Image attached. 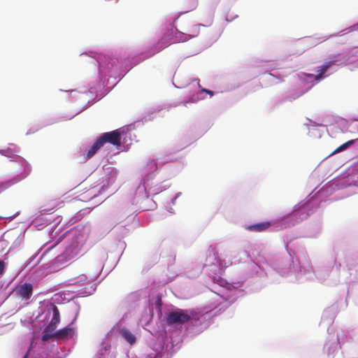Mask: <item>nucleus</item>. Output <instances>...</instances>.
I'll list each match as a JSON object with an SVG mask.
<instances>
[{
  "mask_svg": "<svg viewBox=\"0 0 358 358\" xmlns=\"http://www.w3.org/2000/svg\"><path fill=\"white\" fill-rule=\"evenodd\" d=\"M192 315L187 310L178 309L176 311L169 313L166 316V323L169 325L175 324H185L189 321Z\"/></svg>",
  "mask_w": 358,
  "mask_h": 358,
  "instance_id": "f257e3e1",
  "label": "nucleus"
},
{
  "mask_svg": "<svg viewBox=\"0 0 358 358\" xmlns=\"http://www.w3.org/2000/svg\"><path fill=\"white\" fill-rule=\"evenodd\" d=\"M99 138L103 145L106 143H109L115 146H118L121 144V134L117 129L103 133Z\"/></svg>",
  "mask_w": 358,
  "mask_h": 358,
  "instance_id": "f03ea898",
  "label": "nucleus"
},
{
  "mask_svg": "<svg viewBox=\"0 0 358 358\" xmlns=\"http://www.w3.org/2000/svg\"><path fill=\"white\" fill-rule=\"evenodd\" d=\"M33 292V287L30 283H24L15 290L16 296L22 300H28Z\"/></svg>",
  "mask_w": 358,
  "mask_h": 358,
  "instance_id": "7ed1b4c3",
  "label": "nucleus"
},
{
  "mask_svg": "<svg viewBox=\"0 0 358 358\" xmlns=\"http://www.w3.org/2000/svg\"><path fill=\"white\" fill-rule=\"evenodd\" d=\"M60 322V314L58 308L55 306L52 308V317L48 325L45 327L46 331L54 332Z\"/></svg>",
  "mask_w": 358,
  "mask_h": 358,
  "instance_id": "20e7f679",
  "label": "nucleus"
},
{
  "mask_svg": "<svg viewBox=\"0 0 358 358\" xmlns=\"http://www.w3.org/2000/svg\"><path fill=\"white\" fill-rule=\"evenodd\" d=\"M271 226V223L270 222H259L251 225H248L246 227V229L250 231H255V232H263L266 231Z\"/></svg>",
  "mask_w": 358,
  "mask_h": 358,
  "instance_id": "39448f33",
  "label": "nucleus"
},
{
  "mask_svg": "<svg viewBox=\"0 0 358 358\" xmlns=\"http://www.w3.org/2000/svg\"><path fill=\"white\" fill-rule=\"evenodd\" d=\"M325 62L323 65L318 67L317 74L315 76V80H320L323 77L324 73L334 64L338 62V59L335 58Z\"/></svg>",
  "mask_w": 358,
  "mask_h": 358,
  "instance_id": "423d86ee",
  "label": "nucleus"
},
{
  "mask_svg": "<svg viewBox=\"0 0 358 358\" xmlns=\"http://www.w3.org/2000/svg\"><path fill=\"white\" fill-rule=\"evenodd\" d=\"M74 334V329L71 327H66L55 332V338H70Z\"/></svg>",
  "mask_w": 358,
  "mask_h": 358,
  "instance_id": "0eeeda50",
  "label": "nucleus"
},
{
  "mask_svg": "<svg viewBox=\"0 0 358 358\" xmlns=\"http://www.w3.org/2000/svg\"><path fill=\"white\" fill-rule=\"evenodd\" d=\"M103 143H101L99 138L96 139V141L94 143V144L90 147V148L87 150V156L88 158L92 157L102 146Z\"/></svg>",
  "mask_w": 358,
  "mask_h": 358,
  "instance_id": "6e6552de",
  "label": "nucleus"
},
{
  "mask_svg": "<svg viewBox=\"0 0 358 358\" xmlns=\"http://www.w3.org/2000/svg\"><path fill=\"white\" fill-rule=\"evenodd\" d=\"M121 336L131 345L136 342L135 336L128 329H123L120 331Z\"/></svg>",
  "mask_w": 358,
  "mask_h": 358,
  "instance_id": "1a4fd4ad",
  "label": "nucleus"
},
{
  "mask_svg": "<svg viewBox=\"0 0 358 358\" xmlns=\"http://www.w3.org/2000/svg\"><path fill=\"white\" fill-rule=\"evenodd\" d=\"M355 140H350L347 141L346 143H343V145H340L338 148H337L332 153L331 155L342 152L347 149L350 145H352L355 143Z\"/></svg>",
  "mask_w": 358,
  "mask_h": 358,
  "instance_id": "9d476101",
  "label": "nucleus"
},
{
  "mask_svg": "<svg viewBox=\"0 0 358 358\" xmlns=\"http://www.w3.org/2000/svg\"><path fill=\"white\" fill-rule=\"evenodd\" d=\"M52 337L55 338V333L52 331H46V329L45 328L43 332L42 340L43 341H48Z\"/></svg>",
  "mask_w": 358,
  "mask_h": 358,
  "instance_id": "9b49d317",
  "label": "nucleus"
},
{
  "mask_svg": "<svg viewBox=\"0 0 358 358\" xmlns=\"http://www.w3.org/2000/svg\"><path fill=\"white\" fill-rule=\"evenodd\" d=\"M201 26V24L194 25V27L192 30H189L188 34L186 35L189 36V38L195 37L199 34L198 27Z\"/></svg>",
  "mask_w": 358,
  "mask_h": 358,
  "instance_id": "f8f14e48",
  "label": "nucleus"
},
{
  "mask_svg": "<svg viewBox=\"0 0 358 358\" xmlns=\"http://www.w3.org/2000/svg\"><path fill=\"white\" fill-rule=\"evenodd\" d=\"M15 236H16V239L15 240V241L13 242V243L12 245V246L14 248L18 247L21 243L20 234H16Z\"/></svg>",
  "mask_w": 358,
  "mask_h": 358,
  "instance_id": "ddd939ff",
  "label": "nucleus"
},
{
  "mask_svg": "<svg viewBox=\"0 0 358 358\" xmlns=\"http://www.w3.org/2000/svg\"><path fill=\"white\" fill-rule=\"evenodd\" d=\"M5 272V263L0 260V276L3 275Z\"/></svg>",
  "mask_w": 358,
  "mask_h": 358,
  "instance_id": "4468645a",
  "label": "nucleus"
},
{
  "mask_svg": "<svg viewBox=\"0 0 358 358\" xmlns=\"http://www.w3.org/2000/svg\"><path fill=\"white\" fill-rule=\"evenodd\" d=\"M8 185H9L8 182L0 183V193L1 192H3V190H5L8 187Z\"/></svg>",
  "mask_w": 358,
  "mask_h": 358,
  "instance_id": "2eb2a0df",
  "label": "nucleus"
},
{
  "mask_svg": "<svg viewBox=\"0 0 358 358\" xmlns=\"http://www.w3.org/2000/svg\"><path fill=\"white\" fill-rule=\"evenodd\" d=\"M201 92H204L208 94H210L211 96H213L214 94V92L213 91H210V90H206V89H201Z\"/></svg>",
  "mask_w": 358,
  "mask_h": 358,
  "instance_id": "dca6fc26",
  "label": "nucleus"
},
{
  "mask_svg": "<svg viewBox=\"0 0 358 358\" xmlns=\"http://www.w3.org/2000/svg\"><path fill=\"white\" fill-rule=\"evenodd\" d=\"M197 6V0H193L192 8H194Z\"/></svg>",
  "mask_w": 358,
  "mask_h": 358,
  "instance_id": "f3484780",
  "label": "nucleus"
},
{
  "mask_svg": "<svg viewBox=\"0 0 358 358\" xmlns=\"http://www.w3.org/2000/svg\"><path fill=\"white\" fill-rule=\"evenodd\" d=\"M87 280V276L86 275H82L81 278H80V280L81 281H85Z\"/></svg>",
  "mask_w": 358,
  "mask_h": 358,
  "instance_id": "a211bd4d",
  "label": "nucleus"
},
{
  "mask_svg": "<svg viewBox=\"0 0 358 358\" xmlns=\"http://www.w3.org/2000/svg\"><path fill=\"white\" fill-rule=\"evenodd\" d=\"M112 66H113V64L111 65V66H106V68H107L108 69H110L112 68Z\"/></svg>",
  "mask_w": 358,
  "mask_h": 358,
  "instance_id": "6ab92c4d",
  "label": "nucleus"
},
{
  "mask_svg": "<svg viewBox=\"0 0 358 358\" xmlns=\"http://www.w3.org/2000/svg\"><path fill=\"white\" fill-rule=\"evenodd\" d=\"M158 303H159V305H161V299H158Z\"/></svg>",
  "mask_w": 358,
  "mask_h": 358,
  "instance_id": "aec40b11",
  "label": "nucleus"
},
{
  "mask_svg": "<svg viewBox=\"0 0 358 358\" xmlns=\"http://www.w3.org/2000/svg\"><path fill=\"white\" fill-rule=\"evenodd\" d=\"M270 76H273V77H275V76L273 74H272V73H270Z\"/></svg>",
  "mask_w": 358,
  "mask_h": 358,
  "instance_id": "412c9836",
  "label": "nucleus"
},
{
  "mask_svg": "<svg viewBox=\"0 0 358 358\" xmlns=\"http://www.w3.org/2000/svg\"><path fill=\"white\" fill-rule=\"evenodd\" d=\"M23 358H27V355H24V357Z\"/></svg>",
  "mask_w": 358,
  "mask_h": 358,
  "instance_id": "4be33fe9",
  "label": "nucleus"
}]
</instances>
